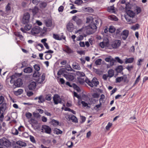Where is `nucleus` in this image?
I'll use <instances>...</instances> for the list:
<instances>
[{"label":"nucleus","instance_id":"4c0bfd02","mask_svg":"<svg viewBox=\"0 0 148 148\" xmlns=\"http://www.w3.org/2000/svg\"><path fill=\"white\" fill-rule=\"evenodd\" d=\"M54 133L57 134H61L62 132L61 130L57 128H55L54 130Z\"/></svg>","mask_w":148,"mask_h":148},{"label":"nucleus","instance_id":"69168bd1","mask_svg":"<svg viewBox=\"0 0 148 148\" xmlns=\"http://www.w3.org/2000/svg\"><path fill=\"white\" fill-rule=\"evenodd\" d=\"M51 57V55L50 54H47L45 56V58L46 60H49Z\"/></svg>","mask_w":148,"mask_h":148},{"label":"nucleus","instance_id":"72a5a7b5","mask_svg":"<svg viewBox=\"0 0 148 148\" xmlns=\"http://www.w3.org/2000/svg\"><path fill=\"white\" fill-rule=\"evenodd\" d=\"M77 75L79 77H82L85 76V74L83 72L78 71L76 72Z\"/></svg>","mask_w":148,"mask_h":148},{"label":"nucleus","instance_id":"cd10ccee","mask_svg":"<svg viewBox=\"0 0 148 148\" xmlns=\"http://www.w3.org/2000/svg\"><path fill=\"white\" fill-rule=\"evenodd\" d=\"M99 23H100V26H101L102 24L101 20L100 19H96L95 20V23H93L95 24L97 27L99 25Z\"/></svg>","mask_w":148,"mask_h":148},{"label":"nucleus","instance_id":"13d9d810","mask_svg":"<svg viewBox=\"0 0 148 148\" xmlns=\"http://www.w3.org/2000/svg\"><path fill=\"white\" fill-rule=\"evenodd\" d=\"M5 9L7 11H8L11 10L10 4V3H8V5L6 6Z\"/></svg>","mask_w":148,"mask_h":148},{"label":"nucleus","instance_id":"f3484780","mask_svg":"<svg viewBox=\"0 0 148 148\" xmlns=\"http://www.w3.org/2000/svg\"><path fill=\"white\" fill-rule=\"evenodd\" d=\"M38 10L39 9L38 7L36 6H35L34 8L30 9L29 10L30 11L32 10V12L33 15H35L38 12Z\"/></svg>","mask_w":148,"mask_h":148},{"label":"nucleus","instance_id":"4468645a","mask_svg":"<svg viewBox=\"0 0 148 148\" xmlns=\"http://www.w3.org/2000/svg\"><path fill=\"white\" fill-rule=\"evenodd\" d=\"M36 86V84L35 82H31L28 86V88L30 90L34 89Z\"/></svg>","mask_w":148,"mask_h":148},{"label":"nucleus","instance_id":"09e8293b","mask_svg":"<svg viewBox=\"0 0 148 148\" xmlns=\"http://www.w3.org/2000/svg\"><path fill=\"white\" fill-rule=\"evenodd\" d=\"M140 75H139L138 77L136 79V80L134 84L132 87H133L135 86L137 83L138 82L140 79Z\"/></svg>","mask_w":148,"mask_h":148},{"label":"nucleus","instance_id":"de8ad7c7","mask_svg":"<svg viewBox=\"0 0 148 148\" xmlns=\"http://www.w3.org/2000/svg\"><path fill=\"white\" fill-rule=\"evenodd\" d=\"M77 79L78 82L81 84H83L84 83V82H85V80H84V78H78Z\"/></svg>","mask_w":148,"mask_h":148},{"label":"nucleus","instance_id":"3c124183","mask_svg":"<svg viewBox=\"0 0 148 148\" xmlns=\"http://www.w3.org/2000/svg\"><path fill=\"white\" fill-rule=\"evenodd\" d=\"M5 102L4 97L2 96H0V104Z\"/></svg>","mask_w":148,"mask_h":148},{"label":"nucleus","instance_id":"6e6552de","mask_svg":"<svg viewBox=\"0 0 148 148\" xmlns=\"http://www.w3.org/2000/svg\"><path fill=\"white\" fill-rule=\"evenodd\" d=\"M129 34V32L127 30H123L121 34L122 38L123 40H125L128 37Z\"/></svg>","mask_w":148,"mask_h":148},{"label":"nucleus","instance_id":"8fccbe9b","mask_svg":"<svg viewBox=\"0 0 148 148\" xmlns=\"http://www.w3.org/2000/svg\"><path fill=\"white\" fill-rule=\"evenodd\" d=\"M123 79V77L122 76L121 77H119L116 79V82H120Z\"/></svg>","mask_w":148,"mask_h":148},{"label":"nucleus","instance_id":"e2e57ef3","mask_svg":"<svg viewBox=\"0 0 148 148\" xmlns=\"http://www.w3.org/2000/svg\"><path fill=\"white\" fill-rule=\"evenodd\" d=\"M112 124L111 123H109L108 125L106 126V130H109L110 128L112 126Z\"/></svg>","mask_w":148,"mask_h":148},{"label":"nucleus","instance_id":"5701e85b","mask_svg":"<svg viewBox=\"0 0 148 148\" xmlns=\"http://www.w3.org/2000/svg\"><path fill=\"white\" fill-rule=\"evenodd\" d=\"M127 15L130 17H133L135 16V13L132 11L129 10L127 12Z\"/></svg>","mask_w":148,"mask_h":148},{"label":"nucleus","instance_id":"052dcab7","mask_svg":"<svg viewBox=\"0 0 148 148\" xmlns=\"http://www.w3.org/2000/svg\"><path fill=\"white\" fill-rule=\"evenodd\" d=\"M83 3V1L82 0H76L75 3L78 5L81 4Z\"/></svg>","mask_w":148,"mask_h":148},{"label":"nucleus","instance_id":"c03bdc74","mask_svg":"<svg viewBox=\"0 0 148 148\" xmlns=\"http://www.w3.org/2000/svg\"><path fill=\"white\" fill-rule=\"evenodd\" d=\"M106 45V42H101L99 44V46L102 48H103Z\"/></svg>","mask_w":148,"mask_h":148},{"label":"nucleus","instance_id":"2f4dec72","mask_svg":"<svg viewBox=\"0 0 148 148\" xmlns=\"http://www.w3.org/2000/svg\"><path fill=\"white\" fill-rule=\"evenodd\" d=\"M116 30L115 28L113 26H111L109 29V32L111 33H114Z\"/></svg>","mask_w":148,"mask_h":148},{"label":"nucleus","instance_id":"423d86ee","mask_svg":"<svg viewBox=\"0 0 148 148\" xmlns=\"http://www.w3.org/2000/svg\"><path fill=\"white\" fill-rule=\"evenodd\" d=\"M53 100L55 104H57L59 103H62L61 99L59 95L58 94H55L54 95Z\"/></svg>","mask_w":148,"mask_h":148},{"label":"nucleus","instance_id":"9b49d317","mask_svg":"<svg viewBox=\"0 0 148 148\" xmlns=\"http://www.w3.org/2000/svg\"><path fill=\"white\" fill-rule=\"evenodd\" d=\"M63 76L65 77L67 80L69 81H72L74 79V77L70 73H68L67 74H64Z\"/></svg>","mask_w":148,"mask_h":148},{"label":"nucleus","instance_id":"aec40b11","mask_svg":"<svg viewBox=\"0 0 148 148\" xmlns=\"http://www.w3.org/2000/svg\"><path fill=\"white\" fill-rule=\"evenodd\" d=\"M23 71L25 73H30L32 72V69L30 67H28L24 69Z\"/></svg>","mask_w":148,"mask_h":148},{"label":"nucleus","instance_id":"6ab92c4d","mask_svg":"<svg viewBox=\"0 0 148 148\" xmlns=\"http://www.w3.org/2000/svg\"><path fill=\"white\" fill-rule=\"evenodd\" d=\"M64 51L68 53H73V51L70 48L67 46L65 47Z\"/></svg>","mask_w":148,"mask_h":148},{"label":"nucleus","instance_id":"1a4fd4ad","mask_svg":"<svg viewBox=\"0 0 148 148\" xmlns=\"http://www.w3.org/2000/svg\"><path fill=\"white\" fill-rule=\"evenodd\" d=\"M121 44V41L119 40H116L113 42L112 44V46L113 48H117Z\"/></svg>","mask_w":148,"mask_h":148},{"label":"nucleus","instance_id":"bb28decb","mask_svg":"<svg viewBox=\"0 0 148 148\" xmlns=\"http://www.w3.org/2000/svg\"><path fill=\"white\" fill-rule=\"evenodd\" d=\"M108 75L110 77H112L114 75V71L112 69H110L108 70Z\"/></svg>","mask_w":148,"mask_h":148},{"label":"nucleus","instance_id":"e433bc0d","mask_svg":"<svg viewBox=\"0 0 148 148\" xmlns=\"http://www.w3.org/2000/svg\"><path fill=\"white\" fill-rule=\"evenodd\" d=\"M139 27V25L138 24H136L135 25L132 26L131 27V29L133 30H135L136 29H138Z\"/></svg>","mask_w":148,"mask_h":148},{"label":"nucleus","instance_id":"7c9ffc66","mask_svg":"<svg viewBox=\"0 0 148 148\" xmlns=\"http://www.w3.org/2000/svg\"><path fill=\"white\" fill-rule=\"evenodd\" d=\"M12 133L13 135H17L18 134V130L15 128H13L12 130Z\"/></svg>","mask_w":148,"mask_h":148},{"label":"nucleus","instance_id":"b1692460","mask_svg":"<svg viewBox=\"0 0 148 148\" xmlns=\"http://www.w3.org/2000/svg\"><path fill=\"white\" fill-rule=\"evenodd\" d=\"M134 60V58H126L125 63V64L132 63L133 62Z\"/></svg>","mask_w":148,"mask_h":148},{"label":"nucleus","instance_id":"dca6fc26","mask_svg":"<svg viewBox=\"0 0 148 148\" xmlns=\"http://www.w3.org/2000/svg\"><path fill=\"white\" fill-rule=\"evenodd\" d=\"M68 118L69 120H71L73 122L75 123H77L78 122L77 118L73 114L69 115Z\"/></svg>","mask_w":148,"mask_h":148},{"label":"nucleus","instance_id":"ea45409f","mask_svg":"<svg viewBox=\"0 0 148 148\" xmlns=\"http://www.w3.org/2000/svg\"><path fill=\"white\" fill-rule=\"evenodd\" d=\"M17 143L22 147H25L26 146V144L25 143L21 141H18Z\"/></svg>","mask_w":148,"mask_h":148},{"label":"nucleus","instance_id":"f8f14e48","mask_svg":"<svg viewBox=\"0 0 148 148\" xmlns=\"http://www.w3.org/2000/svg\"><path fill=\"white\" fill-rule=\"evenodd\" d=\"M62 34V35H61V37H60L59 35L54 34H53V37L54 39L56 40H61L62 39L64 40H65V37L63 36V34Z\"/></svg>","mask_w":148,"mask_h":148},{"label":"nucleus","instance_id":"f257e3e1","mask_svg":"<svg viewBox=\"0 0 148 148\" xmlns=\"http://www.w3.org/2000/svg\"><path fill=\"white\" fill-rule=\"evenodd\" d=\"M97 27L95 24L92 23L90 24L88 26L85 27V28L83 27L80 29H79L76 32V33H78L79 32H82L86 30L87 33L89 34H92L95 32L96 30Z\"/></svg>","mask_w":148,"mask_h":148},{"label":"nucleus","instance_id":"20e7f679","mask_svg":"<svg viewBox=\"0 0 148 148\" xmlns=\"http://www.w3.org/2000/svg\"><path fill=\"white\" fill-rule=\"evenodd\" d=\"M30 14L28 12L24 13L22 19V23L23 24H27L29 21Z\"/></svg>","mask_w":148,"mask_h":148},{"label":"nucleus","instance_id":"680f3d73","mask_svg":"<svg viewBox=\"0 0 148 148\" xmlns=\"http://www.w3.org/2000/svg\"><path fill=\"white\" fill-rule=\"evenodd\" d=\"M115 61V60L113 58L111 59V61L110 62V66H112L113 65Z\"/></svg>","mask_w":148,"mask_h":148},{"label":"nucleus","instance_id":"393cba45","mask_svg":"<svg viewBox=\"0 0 148 148\" xmlns=\"http://www.w3.org/2000/svg\"><path fill=\"white\" fill-rule=\"evenodd\" d=\"M123 67L122 66H119L116 67L115 70L117 73H121L123 71Z\"/></svg>","mask_w":148,"mask_h":148},{"label":"nucleus","instance_id":"f03ea898","mask_svg":"<svg viewBox=\"0 0 148 148\" xmlns=\"http://www.w3.org/2000/svg\"><path fill=\"white\" fill-rule=\"evenodd\" d=\"M10 78L11 79L10 83L11 84L14 83V85L16 87H20L23 84V81L21 78H18L15 81L16 79L15 75H12L10 77Z\"/></svg>","mask_w":148,"mask_h":148},{"label":"nucleus","instance_id":"c756f323","mask_svg":"<svg viewBox=\"0 0 148 148\" xmlns=\"http://www.w3.org/2000/svg\"><path fill=\"white\" fill-rule=\"evenodd\" d=\"M73 87L78 92H80L81 90L80 88L75 84H73Z\"/></svg>","mask_w":148,"mask_h":148},{"label":"nucleus","instance_id":"338daca9","mask_svg":"<svg viewBox=\"0 0 148 148\" xmlns=\"http://www.w3.org/2000/svg\"><path fill=\"white\" fill-rule=\"evenodd\" d=\"M33 94V93L32 91H29L27 93V95L29 97L32 96Z\"/></svg>","mask_w":148,"mask_h":148},{"label":"nucleus","instance_id":"a211bd4d","mask_svg":"<svg viewBox=\"0 0 148 148\" xmlns=\"http://www.w3.org/2000/svg\"><path fill=\"white\" fill-rule=\"evenodd\" d=\"M45 22L47 27H50L52 25V21L50 19H46L45 21Z\"/></svg>","mask_w":148,"mask_h":148},{"label":"nucleus","instance_id":"bf43d9fd","mask_svg":"<svg viewBox=\"0 0 148 148\" xmlns=\"http://www.w3.org/2000/svg\"><path fill=\"white\" fill-rule=\"evenodd\" d=\"M32 115V114L29 112H27L25 114L26 117L28 119L31 118Z\"/></svg>","mask_w":148,"mask_h":148},{"label":"nucleus","instance_id":"37998d69","mask_svg":"<svg viewBox=\"0 0 148 148\" xmlns=\"http://www.w3.org/2000/svg\"><path fill=\"white\" fill-rule=\"evenodd\" d=\"M23 92V90L22 89H18L17 90V91L15 92V94L16 95H20Z\"/></svg>","mask_w":148,"mask_h":148},{"label":"nucleus","instance_id":"473e14b6","mask_svg":"<svg viewBox=\"0 0 148 148\" xmlns=\"http://www.w3.org/2000/svg\"><path fill=\"white\" fill-rule=\"evenodd\" d=\"M47 6V3L46 2H43L40 3V6L41 8H45Z\"/></svg>","mask_w":148,"mask_h":148},{"label":"nucleus","instance_id":"412c9836","mask_svg":"<svg viewBox=\"0 0 148 148\" xmlns=\"http://www.w3.org/2000/svg\"><path fill=\"white\" fill-rule=\"evenodd\" d=\"M45 74L43 73L40 78H39L38 80V83L41 84L45 80Z\"/></svg>","mask_w":148,"mask_h":148},{"label":"nucleus","instance_id":"864d4df0","mask_svg":"<svg viewBox=\"0 0 148 148\" xmlns=\"http://www.w3.org/2000/svg\"><path fill=\"white\" fill-rule=\"evenodd\" d=\"M51 94H48L46 95L45 97V99L47 101H50L51 100L52 98L51 97Z\"/></svg>","mask_w":148,"mask_h":148},{"label":"nucleus","instance_id":"9d476101","mask_svg":"<svg viewBox=\"0 0 148 148\" xmlns=\"http://www.w3.org/2000/svg\"><path fill=\"white\" fill-rule=\"evenodd\" d=\"M72 19L75 21L77 25L79 26L82 23V21L81 19L78 18L76 16H74L73 17Z\"/></svg>","mask_w":148,"mask_h":148},{"label":"nucleus","instance_id":"a878e982","mask_svg":"<svg viewBox=\"0 0 148 148\" xmlns=\"http://www.w3.org/2000/svg\"><path fill=\"white\" fill-rule=\"evenodd\" d=\"M36 47L39 51H41L42 49L44 48L43 45L40 43L38 44V45H36Z\"/></svg>","mask_w":148,"mask_h":148},{"label":"nucleus","instance_id":"c85d7f7f","mask_svg":"<svg viewBox=\"0 0 148 148\" xmlns=\"http://www.w3.org/2000/svg\"><path fill=\"white\" fill-rule=\"evenodd\" d=\"M2 106L1 108V109L2 111H5L6 108L7 103L5 102H4L2 103Z\"/></svg>","mask_w":148,"mask_h":148},{"label":"nucleus","instance_id":"a19ab883","mask_svg":"<svg viewBox=\"0 0 148 148\" xmlns=\"http://www.w3.org/2000/svg\"><path fill=\"white\" fill-rule=\"evenodd\" d=\"M30 121L32 125L36 124L38 123L37 121L35 120L34 118H31L30 119Z\"/></svg>","mask_w":148,"mask_h":148},{"label":"nucleus","instance_id":"ddd939ff","mask_svg":"<svg viewBox=\"0 0 148 148\" xmlns=\"http://www.w3.org/2000/svg\"><path fill=\"white\" fill-rule=\"evenodd\" d=\"M66 28L68 31L72 32L74 29V26L72 23L69 22L66 25Z\"/></svg>","mask_w":148,"mask_h":148},{"label":"nucleus","instance_id":"603ef678","mask_svg":"<svg viewBox=\"0 0 148 148\" xmlns=\"http://www.w3.org/2000/svg\"><path fill=\"white\" fill-rule=\"evenodd\" d=\"M102 60L101 59H98L96 60L95 63L96 65H100L101 64Z\"/></svg>","mask_w":148,"mask_h":148},{"label":"nucleus","instance_id":"c9c22d12","mask_svg":"<svg viewBox=\"0 0 148 148\" xmlns=\"http://www.w3.org/2000/svg\"><path fill=\"white\" fill-rule=\"evenodd\" d=\"M40 74L38 71H35L33 73V77H39Z\"/></svg>","mask_w":148,"mask_h":148},{"label":"nucleus","instance_id":"4be33fe9","mask_svg":"<svg viewBox=\"0 0 148 148\" xmlns=\"http://www.w3.org/2000/svg\"><path fill=\"white\" fill-rule=\"evenodd\" d=\"M38 98V102L40 103H42L45 101V98L42 95L40 96Z\"/></svg>","mask_w":148,"mask_h":148},{"label":"nucleus","instance_id":"7ed1b4c3","mask_svg":"<svg viewBox=\"0 0 148 148\" xmlns=\"http://www.w3.org/2000/svg\"><path fill=\"white\" fill-rule=\"evenodd\" d=\"M85 82L91 87H93L94 85L95 86H97L99 84V82L97 81V79L94 77L91 82L87 77H86L85 79Z\"/></svg>","mask_w":148,"mask_h":148},{"label":"nucleus","instance_id":"5fc2aeb1","mask_svg":"<svg viewBox=\"0 0 148 148\" xmlns=\"http://www.w3.org/2000/svg\"><path fill=\"white\" fill-rule=\"evenodd\" d=\"M108 11L111 12H114V8L113 6H110L108 8Z\"/></svg>","mask_w":148,"mask_h":148},{"label":"nucleus","instance_id":"49530a36","mask_svg":"<svg viewBox=\"0 0 148 148\" xmlns=\"http://www.w3.org/2000/svg\"><path fill=\"white\" fill-rule=\"evenodd\" d=\"M93 18L91 16H88V17L86 18V23H89L91 22H92V21L93 20Z\"/></svg>","mask_w":148,"mask_h":148},{"label":"nucleus","instance_id":"0eeeda50","mask_svg":"<svg viewBox=\"0 0 148 148\" xmlns=\"http://www.w3.org/2000/svg\"><path fill=\"white\" fill-rule=\"evenodd\" d=\"M40 28L39 27L35 26L32 29L31 33L32 35L37 34L40 32Z\"/></svg>","mask_w":148,"mask_h":148},{"label":"nucleus","instance_id":"39448f33","mask_svg":"<svg viewBox=\"0 0 148 148\" xmlns=\"http://www.w3.org/2000/svg\"><path fill=\"white\" fill-rule=\"evenodd\" d=\"M0 145L4 146L8 148L11 146V143L6 138H3L0 139Z\"/></svg>","mask_w":148,"mask_h":148},{"label":"nucleus","instance_id":"a18cd8bd","mask_svg":"<svg viewBox=\"0 0 148 148\" xmlns=\"http://www.w3.org/2000/svg\"><path fill=\"white\" fill-rule=\"evenodd\" d=\"M34 67L35 71H38L40 69V67L39 64H36L34 66Z\"/></svg>","mask_w":148,"mask_h":148},{"label":"nucleus","instance_id":"774afa93","mask_svg":"<svg viewBox=\"0 0 148 148\" xmlns=\"http://www.w3.org/2000/svg\"><path fill=\"white\" fill-rule=\"evenodd\" d=\"M141 12V9L139 7H137L136 9V13L137 14H138Z\"/></svg>","mask_w":148,"mask_h":148},{"label":"nucleus","instance_id":"0e129e2a","mask_svg":"<svg viewBox=\"0 0 148 148\" xmlns=\"http://www.w3.org/2000/svg\"><path fill=\"white\" fill-rule=\"evenodd\" d=\"M21 64L22 66L21 67V69L27 66V63L25 61H24L22 62Z\"/></svg>","mask_w":148,"mask_h":148},{"label":"nucleus","instance_id":"f704fd0d","mask_svg":"<svg viewBox=\"0 0 148 148\" xmlns=\"http://www.w3.org/2000/svg\"><path fill=\"white\" fill-rule=\"evenodd\" d=\"M109 18L112 21H118V18L115 16H110Z\"/></svg>","mask_w":148,"mask_h":148},{"label":"nucleus","instance_id":"79ce46f5","mask_svg":"<svg viewBox=\"0 0 148 148\" xmlns=\"http://www.w3.org/2000/svg\"><path fill=\"white\" fill-rule=\"evenodd\" d=\"M14 35L17 37H19L21 39L23 38V36L20 34V33L18 32H15L14 33Z\"/></svg>","mask_w":148,"mask_h":148},{"label":"nucleus","instance_id":"4d7b16f0","mask_svg":"<svg viewBox=\"0 0 148 148\" xmlns=\"http://www.w3.org/2000/svg\"><path fill=\"white\" fill-rule=\"evenodd\" d=\"M116 60L119 63L122 64L123 63V61L120 59L119 57H116L115 58Z\"/></svg>","mask_w":148,"mask_h":148},{"label":"nucleus","instance_id":"58836bf2","mask_svg":"<svg viewBox=\"0 0 148 148\" xmlns=\"http://www.w3.org/2000/svg\"><path fill=\"white\" fill-rule=\"evenodd\" d=\"M53 125L54 126H56L58 125L59 122L58 121L53 119L51 121Z\"/></svg>","mask_w":148,"mask_h":148},{"label":"nucleus","instance_id":"6e6d98bb","mask_svg":"<svg viewBox=\"0 0 148 148\" xmlns=\"http://www.w3.org/2000/svg\"><path fill=\"white\" fill-rule=\"evenodd\" d=\"M31 25L28 24L26 25L24 27V29L27 31L29 30L31 28Z\"/></svg>","mask_w":148,"mask_h":148},{"label":"nucleus","instance_id":"2eb2a0df","mask_svg":"<svg viewBox=\"0 0 148 148\" xmlns=\"http://www.w3.org/2000/svg\"><path fill=\"white\" fill-rule=\"evenodd\" d=\"M42 128L44 130L46 133L50 134L51 132V129L49 126L47 125H44L42 126Z\"/></svg>","mask_w":148,"mask_h":148}]
</instances>
